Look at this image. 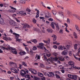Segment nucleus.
<instances>
[{"instance_id": "ea45409f", "label": "nucleus", "mask_w": 80, "mask_h": 80, "mask_svg": "<svg viewBox=\"0 0 80 80\" xmlns=\"http://www.w3.org/2000/svg\"><path fill=\"white\" fill-rule=\"evenodd\" d=\"M50 43V39H48L47 41V44L48 45Z\"/></svg>"}, {"instance_id": "6ab92c4d", "label": "nucleus", "mask_w": 80, "mask_h": 80, "mask_svg": "<svg viewBox=\"0 0 80 80\" xmlns=\"http://www.w3.org/2000/svg\"><path fill=\"white\" fill-rule=\"evenodd\" d=\"M37 74L39 77H42L43 76V74L42 73L38 72Z\"/></svg>"}, {"instance_id": "a211bd4d", "label": "nucleus", "mask_w": 80, "mask_h": 80, "mask_svg": "<svg viewBox=\"0 0 80 80\" xmlns=\"http://www.w3.org/2000/svg\"><path fill=\"white\" fill-rule=\"evenodd\" d=\"M52 37H53V40L54 41H55L57 40V36L53 34L52 36Z\"/></svg>"}, {"instance_id": "39448f33", "label": "nucleus", "mask_w": 80, "mask_h": 80, "mask_svg": "<svg viewBox=\"0 0 80 80\" xmlns=\"http://www.w3.org/2000/svg\"><path fill=\"white\" fill-rule=\"evenodd\" d=\"M18 14L19 15L22 14V16H25L27 15V13L26 12L24 13V12L23 11H19L17 12Z\"/></svg>"}, {"instance_id": "a18cd8bd", "label": "nucleus", "mask_w": 80, "mask_h": 80, "mask_svg": "<svg viewBox=\"0 0 80 80\" xmlns=\"http://www.w3.org/2000/svg\"><path fill=\"white\" fill-rule=\"evenodd\" d=\"M55 76H56L57 78H60V76L57 75V74H55Z\"/></svg>"}, {"instance_id": "e433bc0d", "label": "nucleus", "mask_w": 80, "mask_h": 80, "mask_svg": "<svg viewBox=\"0 0 80 80\" xmlns=\"http://www.w3.org/2000/svg\"><path fill=\"white\" fill-rule=\"evenodd\" d=\"M58 49L59 50H63V48H62V46H59L58 47Z\"/></svg>"}, {"instance_id": "0eeeda50", "label": "nucleus", "mask_w": 80, "mask_h": 80, "mask_svg": "<svg viewBox=\"0 0 80 80\" xmlns=\"http://www.w3.org/2000/svg\"><path fill=\"white\" fill-rule=\"evenodd\" d=\"M52 61H55V62L57 61V63H59V64H60V61H58V58L57 57H55L54 58H52Z\"/></svg>"}, {"instance_id": "9b49d317", "label": "nucleus", "mask_w": 80, "mask_h": 80, "mask_svg": "<svg viewBox=\"0 0 80 80\" xmlns=\"http://www.w3.org/2000/svg\"><path fill=\"white\" fill-rule=\"evenodd\" d=\"M10 50H11L13 53H14L16 54H17V52L16 49H15L14 48H11Z\"/></svg>"}, {"instance_id": "de8ad7c7", "label": "nucleus", "mask_w": 80, "mask_h": 80, "mask_svg": "<svg viewBox=\"0 0 80 80\" xmlns=\"http://www.w3.org/2000/svg\"><path fill=\"white\" fill-rule=\"evenodd\" d=\"M45 17L46 18H50V15H49V14H48V15H46Z\"/></svg>"}, {"instance_id": "09e8293b", "label": "nucleus", "mask_w": 80, "mask_h": 80, "mask_svg": "<svg viewBox=\"0 0 80 80\" xmlns=\"http://www.w3.org/2000/svg\"><path fill=\"white\" fill-rule=\"evenodd\" d=\"M11 40H12V38L10 37H8L7 38V41H10Z\"/></svg>"}, {"instance_id": "9d476101", "label": "nucleus", "mask_w": 80, "mask_h": 80, "mask_svg": "<svg viewBox=\"0 0 80 80\" xmlns=\"http://www.w3.org/2000/svg\"><path fill=\"white\" fill-rule=\"evenodd\" d=\"M74 69H76V70H80V67H77L76 66H74L73 67H72V69H71L69 71H72V70H73Z\"/></svg>"}, {"instance_id": "4c0bfd02", "label": "nucleus", "mask_w": 80, "mask_h": 80, "mask_svg": "<svg viewBox=\"0 0 80 80\" xmlns=\"http://www.w3.org/2000/svg\"><path fill=\"white\" fill-rule=\"evenodd\" d=\"M77 46H78V45L77 44H76L74 45V49L75 50H77Z\"/></svg>"}, {"instance_id": "4be33fe9", "label": "nucleus", "mask_w": 80, "mask_h": 80, "mask_svg": "<svg viewBox=\"0 0 80 80\" xmlns=\"http://www.w3.org/2000/svg\"><path fill=\"white\" fill-rule=\"evenodd\" d=\"M56 25V27L57 28V29L58 30H60V28H59V26H58V23H54Z\"/></svg>"}, {"instance_id": "0e129e2a", "label": "nucleus", "mask_w": 80, "mask_h": 80, "mask_svg": "<svg viewBox=\"0 0 80 80\" xmlns=\"http://www.w3.org/2000/svg\"><path fill=\"white\" fill-rule=\"evenodd\" d=\"M65 31L66 32H68V33H69V31H68V29H67V28H65Z\"/></svg>"}, {"instance_id": "aec40b11", "label": "nucleus", "mask_w": 80, "mask_h": 80, "mask_svg": "<svg viewBox=\"0 0 80 80\" xmlns=\"http://www.w3.org/2000/svg\"><path fill=\"white\" fill-rule=\"evenodd\" d=\"M31 73H32V74H34L35 75H36L37 74V71L35 70H33L32 71Z\"/></svg>"}, {"instance_id": "1a4fd4ad", "label": "nucleus", "mask_w": 80, "mask_h": 80, "mask_svg": "<svg viewBox=\"0 0 80 80\" xmlns=\"http://www.w3.org/2000/svg\"><path fill=\"white\" fill-rule=\"evenodd\" d=\"M39 47H40V48L43 49V50L45 48L43 47V45H44L43 44V43H39Z\"/></svg>"}, {"instance_id": "cd10ccee", "label": "nucleus", "mask_w": 80, "mask_h": 80, "mask_svg": "<svg viewBox=\"0 0 80 80\" xmlns=\"http://www.w3.org/2000/svg\"><path fill=\"white\" fill-rule=\"evenodd\" d=\"M53 23H54V22H51V26L53 29H54V28H55V26L54 25V24H53Z\"/></svg>"}, {"instance_id": "4d7b16f0", "label": "nucleus", "mask_w": 80, "mask_h": 80, "mask_svg": "<svg viewBox=\"0 0 80 80\" xmlns=\"http://www.w3.org/2000/svg\"><path fill=\"white\" fill-rule=\"evenodd\" d=\"M53 55L55 57H57V55H58V54L56 53H54Z\"/></svg>"}, {"instance_id": "dca6fc26", "label": "nucleus", "mask_w": 80, "mask_h": 80, "mask_svg": "<svg viewBox=\"0 0 80 80\" xmlns=\"http://www.w3.org/2000/svg\"><path fill=\"white\" fill-rule=\"evenodd\" d=\"M68 53V51L67 50L63 51V52H62V54L63 55H67Z\"/></svg>"}, {"instance_id": "412c9836", "label": "nucleus", "mask_w": 80, "mask_h": 80, "mask_svg": "<svg viewBox=\"0 0 80 80\" xmlns=\"http://www.w3.org/2000/svg\"><path fill=\"white\" fill-rule=\"evenodd\" d=\"M73 34L75 38H78V36H77V34L75 32H74L73 33Z\"/></svg>"}, {"instance_id": "69168bd1", "label": "nucleus", "mask_w": 80, "mask_h": 80, "mask_svg": "<svg viewBox=\"0 0 80 80\" xmlns=\"http://www.w3.org/2000/svg\"><path fill=\"white\" fill-rule=\"evenodd\" d=\"M59 32L60 33H63V30L62 29H60L59 31Z\"/></svg>"}, {"instance_id": "20e7f679", "label": "nucleus", "mask_w": 80, "mask_h": 80, "mask_svg": "<svg viewBox=\"0 0 80 80\" xmlns=\"http://www.w3.org/2000/svg\"><path fill=\"white\" fill-rule=\"evenodd\" d=\"M20 73L21 75L23 77H25V75H27V73L25 72V71L24 70L21 71Z\"/></svg>"}, {"instance_id": "bb28decb", "label": "nucleus", "mask_w": 80, "mask_h": 80, "mask_svg": "<svg viewBox=\"0 0 80 80\" xmlns=\"http://www.w3.org/2000/svg\"><path fill=\"white\" fill-rule=\"evenodd\" d=\"M67 44L68 45H72V42H71L70 41H68L67 42Z\"/></svg>"}, {"instance_id": "b1692460", "label": "nucleus", "mask_w": 80, "mask_h": 80, "mask_svg": "<svg viewBox=\"0 0 80 80\" xmlns=\"http://www.w3.org/2000/svg\"><path fill=\"white\" fill-rule=\"evenodd\" d=\"M2 48H3V49L4 50H10L11 48H5V47H2Z\"/></svg>"}, {"instance_id": "6e6552de", "label": "nucleus", "mask_w": 80, "mask_h": 80, "mask_svg": "<svg viewBox=\"0 0 80 80\" xmlns=\"http://www.w3.org/2000/svg\"><path fill=\"white\" fill-rule=\"evenodd\" d=\"M9 23L10 25H11L12 26H16V25H17V23L16 22L13 21H10Z\"/></svg>"}, {"instance_id": "a878e982", "label": "nucleus", "mask_w": 80, "mask_h": 80, "mask_svg": "<svg viewBox=\"0 0 80 80\" xmlns=\"http://www.w3.org/2000/svg\"><path fill=\"white\" fill-rule=\"evenodd\" d=\"M25 77L26 79H27H27L26 80H28V79H30V75H25Z\"/></svg>"}, {"instance_id": "72a5a7b5", "label": "nucleus", "mask_w": 80, "mask_h": 80, "mask_svg": "<svg viewBox=\"0 0 80 80\" xmlns=\"http://www.w3.org/2000/svg\"><path fill=\"white\" fill-rule=\"evenodd\" d=\"M75 27L76 28V29L78 31L79 30V27H78V25L76 24L75 26Z\"/></svg>"}, {"instance_id": "4468645a", "label": "nucleus", "mask_w": 80, "mask_h": 80, "mask_svg": "<svg viewBox=\"0 0 80 80\" xmlns=\"http://www.w3.org/2000/svg\"><path fill=\"white\" fill-rule=\"evenodd\" d=\"M35 58L36 60H40V55H38V54H36Z\"/></svg>"}, {"instance_id": "c9c22d12", "label": "nucleus", "mask_w": 80, "mask_h": 80, "mask_svg": "<svg viewBox=\"0 0 80 80\" xmlns=\"http://www.w3.org/2000/svg\"><path fill=\"white\" fill-rule=\"evenodd\" d=\"M35 80H40V78L38 77L34 76V79Z\"/></svg>"}, {"instance_id": "864d4df0", "label": "nucleus", "mask_w": 80, "mask_h": 80, "mask_svg": "<svg viewBox=\"0 0 80 80\" xmlns=\"http://www.w3.org/2000/svg\"><path fill=\"white\" fill-rule=\"evenodd\" d=\"M69 45H67V46L66 47V48H67V49H66V50H68V49H69Z\"/></svg>"}, {"instance_id": "f257e3e1", "label": "nucleus", "mask_w": 80, "mask_h": 80, "mask_svg": "<svg viewBox=\"0 0 80 80\" xmlns=\"http://www.w3.org/2000/svg\"><path fill=\"white\" fill-rule=\"evenodd\" d=\"M68 64L70 67L68 68V70L69 71L71 69H72L73 66H75V63L72 61H70L69 62Z\"/></svg>"}, {"instance_id": "13d9d810", "label": "nucleus", "mask_w": 80, "mask_h": 80, "mask_svg": "<svg viewBox=\"0 0 80 80\" xmlns=\"http://www.w3.org/2000/svg\"><path fill=\"white\" fill-rule=\"evenodd\" d=\"M48 77H51V74H50V72H48Z\"/></svg>"}, {"instance_id": "f03ea898", "label": "nucleus", "mask_w": 80, "mask_h": 80, "mask_svg": "<svg viewBox=\"0 0 80 80\" xmlns=\"http://www.w3.org/2000/svg\"><path fill=\"white\" fill-rule=\"evenodd\" d=\"M68 77L71 79H73V80H77V75L68 74Z\"/></svg>"}, {"instance_id": "473e14b6", "label": "nucleus", "mask_w": 80, "mask_h": 80, "mask_svg": "<svg viewBox=\"0 0 80 80\" xmlns=\"http://www.w3.org/2000/svg\"><path fill=\"white\" fill-rule=\"evenodd\" d=\"M26 1H27V0H24L23 1H20V2L21 3L25 4L26 3Z\"/></svg>"}, {"instance_id": "2eb2a0df", "label": "nucleus", "mask_w": 80, "mask_h": 80, "mask_svg": "<svg viewBox=\"0 0 80 80\" xmlns=\"http://www.w3.org/2000/svg\"><path fill=\"white\" fill-rule=\"evenodd\" d=\"M19 54L20 55H24L26 54V52L25 51H21L19 52Z\"/></svg>"}, {"instance_id": "c756f323", "label": "nucleus", "mask_w": 80, "mask_h": 80, "mask_svg": "<svg viewBox=\"0 0 80 80\" xmlns=\"http://www.w3.org/2000/svg\"><path fill=\"white\" fill-rule=\"evenodd\" d=\"M31 42L34 43H37V41L36 39H32L31 40Z\"/></svg>"}, {"instance_id": "f8f14e48", "label": "nucleus", "mask_w": 80, "mask_h": 80, "mask_svg": "<svg viewBox=\"0 0 80 80\" xmlns=\"http://www.w3.org/2000/svg\"><path fill=\"white\" fill-rule=\"evenodd\" d=\"M11 70L12 72H13V73H18V71H17V70L15 69L14 68H12L11 69Z\"/></svg>"}, {"instance_id": "c85d7f7f", "label": "nucleus", "mask_w": 80, "mask_h": 80, "mask_svg": "<svg viewBox=\"0 0 80 80\" xmlns=\"http://www.w3.org/2000/svg\"><path fill=\"white\" fill-rule=\"evenodd\" d=\"M22 65H24V67H27V63H25V62H22Z\"/></svg>"}, {"instance_id": "774afa93", "label": "nucleus", "mask_w": 80, "mask_h": 80, "mask_svg": "<svg viewBox=\"0 0 80 80\" xmlns=\"http://www.w3.org/2000/svg\"><path fill=\"white\" fill-rule=\"evenodd\" d=\"M62 50H66L67 48L65 47V46L62 47Z\"/></svg>"}, {"instance_id": "f704fd0d", "label": "nucleus", "mask_w": 80, "mask_h": 80, "mask_svg": "<svg viewBox=\"0 0 80 80\" xmlns=\"http://www.w3.org/2000/svg\"><path fill=\"white\" fill-rule=\"evenodd\" d=\"M39 12L38 11L36 13V16L35 18H38V17H39Z\"/></svg>"}, {"instance_id": "5fc2aeb1", "label": "nucleus", "mask_w": 80, "mask_h": 80, "mask_svg": "<svg viewBox=\"0 0 80 80\" xmlns=\"http://www.w3.org/2000/svg\"><path fill=\"white\" fill-rule=\"evenodd\" d=\"M78 52H77V54L78 55L79 54V53H80V48H79V49L78 50Z\"/></svg>"}, {"instance_id": "f3484780", "label": "nucleus", "mask_w": 80, "mask_h": 80, "mask_svg": "<svg viewBox=\"0 0 80 80\" xmlns=\"http://www.w3.org/2000/svg\"><path fill=\"white\" fill-rule=\"evenodd\" d=\"M58 58L59 60H61L62 62H63L65 61V58L63 57H59Z\"/></svg>"}, {"instance_id": "37998d69", "label": "nucleus", "mask_w": 80, "mask_h": 80, "mask_svg": "<svg viewBox=\"0 0 80 80\" xmlns=\"http://www.w3.org/2000/svg\"><path fill=\"white\" fill-rule=\"evenodd\" d=\"M50 74H51V77H54V76H55V74L53 73L50 72Z\"/></svg>"}, {"instance_id": "8fccbe9b", "label": "nucleus", "mask_w": 80, "mask_h": 80, "mask_svg": "<svg viewBox=\"0 0 80 80\" xmlns=\"http://www.w3.org/2000/svg\"><path fill=\"white\" fill-rule=\"evenodd\" d=\"M53 47L54 48H55V49H57V48L58 47L57 45H55L53 46Z\"/></svg>"}, {"instance_id": "49530a36", "label": "nucleus", "mask_w": 80, "mask_h": 80, "mask_svg": "<svg viewBox=\"0 0 80 80\" xmlns=\"http://www.w3.org/2000/svg\"><path fill=\"white\" fill-rule=\"evenodd\" d=\"M67 23L68 24H69L70 23V19L69 18H68L67 19Z\"/></svg>"}, {"instance_id": "bf43d9fd", "label": "nucleus", "mask_w": 80, "mask_h": 80, "mask_svg": "<svg viewBox=\"0 0 80 80\" xmlns=\"http://www.w3.org/2000/svg\"><path fill=\"white\" fill-rule=\"evenodd\" d=\"M15 19L16 21H17V22H18V23H20V20H18V19H17V18H15Z\"/></svg>"}, {"instance_id": "7ed1b4c3", "label": "nucleus", "mask_w": 80, "mask_h": 80, "mask_svg": "<svg viewBox=\"0 0 80 80\" xmlns=\"http://www.w3.org/2000/svg\"><path fill=\"white\" fill-rule=\"evenodd\" d=\"M44 60L45 61H47L48 62V63H52V62H53V61H52V59H53V58H52V59H47V57H46V56L45 55H44Z\"/></svg>"}, {"instance_id": "052dcab7", "label": "nucleus", "mask_w": 80, "mask_h": 80, "mask_svg": "<svg viewBox=\"0 0 80 80\" xmlns=\"http://www.w3.org/2000/svg\"><path fill=\"white\" fill-rule=\"evenodd\" d=\"M44 75H45L46 76H48V72H44Z\"/></svg>"}, {"instance_id": "e2e57ef3", "label": "nucleus", "mask_w": 80, "mask_h": 80, "mask_svg": "<svg viewBox=\"0 0 80 80\" xmlns=\"http://www.w3.org/2000/svg\"><path fill=\"white\" fill-rule=\"evenodd\" d=\"M72 52L70 51L69 52V56H72Z\"/></svg>"}, {"instance_id": "6e6d98bb", "label": "nucleus", "mask_w": 80, "mask_h": 80, "mask_svg": "<svg viewBox=\"0 0 80 80\" xmlns=\"http://www.w3.org/2000/svg\"><path fill=\"white\" fill-rule=\"evenodd\" d=\"M55 73H58V74H61V73L59 71H55Z\"/></svg>"}, {"instance_id": "680f3d73", "label": "nucleus", "mask_w": 80, "mask_h": 80, "mask_svg": "<svg viewBox=\"0 0 80 80\" xmlns=\"http://www.w3.org/2000/svg\"><path fill=\"white\" fill-rule=\"evenodd\" d=\"M49 21H51V22H52V21H53V19L52 18H50L48 19Z\"/></svg>"}, {"instance_id": "79ce46f5", "label": "nucleus", "mask_w": 80, "mask_h": 80, "mask_svg": "<svg viewBox=\"0 0 80 80\" xmlns=\"http://www.w3.org/2000/svg\"><path fill=\"white\" fill-rule=\"evenodd\" d=\"M46 55L47 57H50V53H48V52H47V53H46Z\"/></svg>"}, {"instance_id": "7c9ffc66", "label": "nucleus", "mask_w": 80, "mask_h": 80, "mask_svg": "<svg viewBox=\"0 0 80 80\" xmlns=\"http://www.w3.org/2000/svg\"><path fill=\"white\" fill-rule=\"evenodd\" d=\"M67 12L68 14V15H69V16H72V13L71 12H70L68 11Z\"/></svg>"}, {"instance_id": "58836bf2", "label": "nucleus", "mask_w": 80, "mask_h": 80, "mask_svg": "<svg viewBox=\"0 0 80 80\" xmlns=\"http://www.w3.org/2000/svg\"><path fill=\"white\" fill-rule=\"evenodd\" d=\"M32 22L33 23H37V20L34 18H33Z\"/></svg>"}, {"instance_id": "c03bdc74", "label": "nucleus", "mask_w": 80, "mask_h": 80, "mask_svg": "<svg viewBox=\"0 0 80 80\" xmlns=\"http://www.w3.org/2000/svg\"><path fill=\"white\" fill-rule=\"evenodd\" d=\"M33 50H37V48L36 46H34L33 47Z\"/></svg>"}, {"instance_id": "3c124183", "label": "nucleus", "mask_w": 80, "mask_h": 80, "mask_svg": "<svg viewBox=\"0 0 80 80\" xmlns=\"http://www.w3.org/2000/svg\"><path fill=\"white\" fill-rule=\"evenodd\" d=\"M25 25L26 27H27V28H30V26L29 25H28V24H26Z\"/></svg>"}, {"instance_id": "423d86ee", "label": "nucleus", "mask_w": 80, "mask_h": 80, "mask_svg": "<svg viewBox=\"0 0 80 80\" xmlns=\"http://www.w3.org/2000/svg\"><path fill=\"white\" fill-rule=\"evenodd\" d=\"M10 8H11V9H13L14 10H11V9H9L8 10L9 12H11V13H13V12H16V10H17V9L16 8H15L11 6L9 7Z\"/></svg>"}, {"instance_id": "2f4dec72", "label": "nucleus", "mask_w": 80, "mask_h": 80, "mask_svg": "<svg viewBox=\"0 0 80 80\" xmlns=\"http://www.w3.org/2000/svg\"><path fill=\"white\" fill-rule=\"evenodd\" d=\"M52 12L54 15H55L57 14V11L55 10H53L52 11Z\"/></svg>"}, {"instance_id": "a19ab883", "label": "nucleus", "mask_w": 80, "mask_h": 80, "mask_svg": "<svg viewBox=\"0 0 80 80\" xmlns=\"http://www.w3.org/2000/svg\"><path fill=\"white\" fill-rule=\"evenodd\" d=\"M64 58L66 59V60H69V57H68V56H65L64 57Z\"/></svg>"}, {"instance_id": "338daca9", "label": "nucleus", "mask_w": 80, "mask_h": 80, "mask_svg": "<svg viewBox=\"0 0 80 80\" xmlns=\"http://www.w3.org/2000/svg\"><path fill=\"white\" fill-rule=\"evenodd\" d=\"M32 71H33V70H32V68H29V72H31V73H32Z\"/></svg>"}, {"instance_id": "603ef678", "label": "nucleus", "mask_w": 80, "mask_h": 80, "mask_svg": "<svg viewBox=\"0 0 80 80\" xmlns=\"http://www.w3.org/2000/svg\"><path fill=\"white\" fill-rule=\"evenodd\" d=\"M63 12H59V14L60 15L63 16Z\"/></svg>"}, {"instance_id": "ddd939ff", "label": "nucleus", "mask_w": 80, "mask_h": 80, "mask_svg": "<svg viewBox=\"0 0 80 80\" xmlns=\"http://www.w3.org/2000/svg\"><path fill=\"white\" fill-rule=\"evenodd\" d=\"M12 34L13 35H15V38H18V37H19L20 35L15 32H13Z\"/></svg>"}, {"instance_id": "393cba45", "label": "nucleus", "mask_w": 80, "mask_h": 80, "mask_svg": "<svg viewBox=\"0 0 80 80\" xmlns=\"http://www.w3.org/2000/svg\"><path fill=\"white\" fill-rule=\"evenodd\" d=\"M26 12H29V13L31 12V10H30V9L29 8H27L26 9Z\"/></svg>"}, {"instance_id": "5701e85b", "label": "nucleus", "mask_w": 80, "mask_h": 80, "mask_svg": "<svg viewBox=\"0 0 80 80\" xmlns=\"http://www.w3.org/2000/svg\"><path fill=\"white\" fill-rule=\"evenodd\" d=\"M47 31L49 33H52V32H53V30L51 29H48L47 30Z\"/></svg>"}]
</instances>
